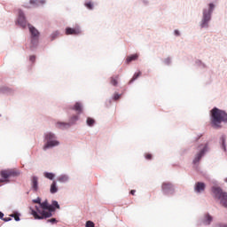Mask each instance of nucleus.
<instances>
[{
    "label": "nucleus",
    "mask_w": 227,
    "mask_h": 227,
    "mask_svg": "<svg viewBox=\"0 0 227 227\" xmlns=\"http://www.w3.org/2000/svg\"><path fill=\"white\" fill-rule=\"evenodd\" d=\"M64 33L67 36H79L82 34V28L79 24H76L74 27H66Z\"/></svg>",
    "instance_id": "11"
},
{
    "label": "nucleus",
    "mask_w": 227,
    "mask_h": 227,
    "mask_svg": "<svg viewBox=\"0 0 227 227\" xmlns=\"http://www.w3.org/2000/svg\"><path fill=\"white\" fill-rule=\"evenodd\" d=\"M211 192L213 193V198L218 200L220 204L223 205L224 208H227V192H224L221 186H212Z\"/></svg>",
    "instance_id": "5"
},
{
    "label": "nucleus",
    "mask_w": 227,
    "mask_h": 227,
    "mask_svg": "<svg viewBox=\"0 0 227 227\" xmlns=\"http://www.w3.org/2000/svg\"><path fill=\"white\" fill-rule=\"evenodd\" d=\"M29 61L32 63V65H35V63H36V55H30Z\"/></svg>",
    "instance_id": "41"
},
{
    "label": "nucleus",
    "mask_w": 227,
    "mask_h": 227,
    "mask_svg": "<svg viewBox=\"0 0 227 227\" xmlns=\"http://www.w3.org/2000/svg\"><path fill=\"white\" fill-rule=\"evenodd\" d=\"M215 11V3L210 2L207 7L202 9V19L200 22V29H208L210 22H212V15Z\"/></svg>",
    "instance_id": "2"
},
{
    "label": "nucleus",
    "mask_w": 227,
    "mask_h": 227,
    "mask_svg": "<svg viewBox=\"0 0 227 227\" xmlns=\"http://www.w3.org/2000/svg\"><path fill=\"white\" fill-rule=\"evenodd\" d=\"M51 207V203L49 200H44L41 202V206L38 210L37 217H35V221H43L45 219V215H47V212L49 211V207Z\"/></svg>",
    "instance_id": "7"
},
{
    "label": "nucleus",
    "mask_w": 227,
    "mask_h": 227,
    "mask_svg": "<svg viewBox=\"0 0 227 227\" xmlns=\"http://www.w3.org/2000/svg\"><path fill=\"white\" fill-rule=\"evenodd\" d=\"M59 192V187H58V181H53L50 185V192L51 194H57Z\"/></svg>",
    "instance_id": "27"
},
{
    "label": "nucleus",
    "mask_w": 227,
    "mask_h": 227,
    "mask_svg": "<svg viewBox=\"0 0 227 227\" xmlns=\"http://www.w3.org/2000/svg\"><path fill=\"white\" fill-rule=\"evenodd\" d=\"M85 227H95V223H93L91 220H89L86 222Z\"/></svg>",
    "instance_id": "42"
},
{
    "label": "nucleus",
    "mask_w": 227,
    "mask_h": 227,
    "mask_svg": "<svg viewBox=\"0 0 227 227\" xmlns=\"http://www.w3.org/2000/svg\"><path fill=\"white\" fill-rule=\"evenodd\" d=\"M161 194L166 196L167 198H171V196H175L176 194V190L175 188V184L170 181H165L161 183Z\"/></svg>",
    "instance_id": "6"
},
{
    "label": "nucleus",
    "mask_w": 227,
    "mask_h": 227,
    "mask_svg": "<svg viewBox=\"0 0 227 227\" xmlns=\"http://www.w3.org/2000/svg\"><path fill=\"white\" fill-rule=\"evenodd\" d=\"M205 189H207V184L205 182H196L194 184V192L197 194H201L202 192H205Z\"/></svg>",
    "instance_id": "17"
},
{
    "label": "nucleus",
    "mask_w": 227,
    "mask_h": 227,
    "mask_svg": "<svg viewBox=\"0 0 227 227\" xmlns=\"http://www.w3.org/2000/svg\"><path fill=\"white\" fill-rule=\"evenodd\" d=\"M121 98V94L118 92H114L112 96V99L114 102H118Z\"/></svg>",
    "instance_id": "37"
},
{
    "label": "nucleus",
    "mask_w": 227,
    "mask_h": 227,
    "mask_svg": "<svg viewBox=\"0 0 227 227\" xmlns=\"http://www.w3.org/2000/svg\"><path fill=\"white\" fill-rule=\"evenodd\" d=\"M0 187H3V184H0Z\"/></svg>",
    "instance_id": "52"
},
{
    "label": "nucleus",
    "mask_w": 227,
    "mask_h": 227,
    "mask_svg": "<svg viewBox=\"0 0 227 227\" xmlns=\"http://www.w3.org/2000/svg\"><path fill=\"white\" fill-rule=\"evenodd\" d=\"M43 152H47V150H51L52 148H56V146H59L60 143L58 140V137L54 134V132L47 131L43 133Z\"/></svg>",
    "instance_id": "4"
},
{
    "label": "nucleus",
    "mask_w": 227,
    "mask_h": 227,
    "mask_svg": "<svg viewBox=\"0 0 227 227\" xmlns=\"http://www.w3.org/2000/svg\"><path fill=\"white\" fill-rule=\"evenodd\" d=\"M32 203L35 206L34 207L32 206L28 207L29 214L30 215L34 216V219L36 220V217L38 215V210H40V207L42 205V197H37L36 199H33Z\"/></svg>",
    "instance_id": "8"
},
{
    "label": "nucleus",
    "mask_w": 227,
    "mask_h": 227,
    "mask_svg": "<svg viewBox=\"0 0 227 227\" xmlns=\"http://www.w3.org/2000/svg\"><path fill=\"white\" fill-rule=\"evenodd\" d=\"M21 215L22 214H20V212H19L18 210H14L12 214L9 215V217H11V219H14L16 223H19L20 221Z\"/></svg>",
    "instance_id": "28"
},
{
    "label": "nucleus",
    "mask_w": 227,
    "mask_h": 227,
    "mask_svg": "<svg viewBox=\"0 0 227 227\" xmlns=\"http://www.w3.org/2000/svg\"><path fill=\"white\" fill-rule=\"evenodd\" d=\"M129 194H131V196H135L136 195V190L129 191Z\"/></svg>",
    "instance_id": "47"
},
{
    "label": "nucleus",
    "mask_w": 227,
    "mask_h": 227,
    "mask_svg": "<svg viewBox=\"0 0 227 227\" xmlns=\"http://www.w3.org/2000/svg\"><path fill=\"white\" fill-rule=\"evenodd\" d=\"M120 75H116L114 76H111L110 77V84L112 86H114V88H116V86H118V79H119Z\"/></svg>",
    "instance_id": "34"
},
{
    "label": "nucleus",
    "mask_w": 227,
    "mask_h": 227,
    "mask_svg": "<svg viewBox=\"0 0 227 227\" xmlns=\"http://www.w3.org/2000/svg\"><path fill=\"white\" fill-rule=\"evenodd\" d=\"M16 24L22 27V29L27 27V18L26 17V12H24V10L22 9H18Z\"/></svg>",
    "instance_id": "9"
},
{
    "label": "nucleus",
    "mask_w": 227,
    "mask_h": 227,
    "mask_svg": "<svg viewBox=\"0 0 227 227\" xmlns=\"http://www.w3.org/2000/svg\"><path fill=\"white\" fill-rule=\"evenodd\" d=\"M31 191L38 192L40 191V183L38 182V176H32L30 180Z\"/></svg>",
    "instance_id": "14"
},
{
    "label": "nucleus",
    "mask_w": 227,
    "mask_h": 227,
    "mask_svg": "<svg viewBox=\"0 0 227 227\" xmlns=\"http://www.w3.org/2000/svg\"><path fill=\"white\" fill-rule=\"evenodd\" d=\"M226 114V110H223L217 106H214L209 111L211 127H213V129H221V123H224Z\"/></svg>",
    "instance_id": "1"
},
{
    "label": "nucleus",
    "mask_w": 227,
    "mask_h": 227,
    "mask_svg": "<svg viewBox=\"0 0 227 227\" xmlns=\"http://www.w3.org/2000/svg\"><path fill=\"white\" fill-rule=\"evenodd\" d=\"M113 98L111 97V98H109L108 99H106V102H105V106H106V107H111V106H112V104H113Z\"/></svg>",
    "instance_id": "39"
},
{
    "label": "nucleus",
    "mask_w": 227,
    "mask_h": 227,
    "mask_svg": "<svg viewBox=\"0 0 227 227\" xmlns=\"http://www.w3.org/2000/svg\"><path fill=\"white\" fill-rule=\"evenodd\" d=\"M203 137V133H199L196 137H193V143H198Z\"/></svg>",
    "instance_id": "40"
},
{
    "label": "nucleus",
    "mask_w": 227,
    "mask_h": 227,
    "mask_svg": "<svg viewBox=\"0 0 227 227\" xmlns=\"http://www.w3.org/2000/svg\"><path fill=\"white\" fill-rule=\"evenodd\" d=\"M70 181V176L67 174H61L57 177L56 182H59V184H67Z\"/></svg>",
    "instance_id": "23"
},
{
    "label": "nucleus",
    "mask_w": 227,
    "mask_h": 227,
    "mask_svg": "<svg viewBox=\"0 0 227 227\" xmlns=\"http://www.w3.org/2000/svg\"><path fill=\"white\" fill-rule=\"evenodd\" d=\"M79 121V115H73L69 118L67 124H69L70 127H74Z\"/></svg>",
    "instance_id": "29"
},
{
    "label": "nucleus",
    "mask_w": 227,
    "mask_h": 227,
    "mask_svg": "<svg viewBox=\"0 0 227 227\" xmlns=\"http://www.w3.org/2000/svg\"><path fill=\"white\" fill-rule=\"evenodd\" d=\"M226 135L223 134L221 135V137H219V145L221 150H223V152H224V153H226L227 152V146H226Z\"/></svg>",
    "instance_id": "20"
},
{
    "label": "nucleus",
    "mask_w": 227,
    "mask_h": 227,
    "mask_svg": "<svg viewBox=\"0 0 227 227\" xmlns=\"http://www.w3.org/2000/svg\"><path fill=\"white\" fill-rule=\"evenodd\" d=\"M44 221H46V223L47 224H51L52 226H54V224H58V223H59V221H58L57 218H54V217H50V218H47V219H44Z\"/></svg>",
    "instance_id": "35"
},
{
    "label": "nucleus",
    "mask_w": 227,
    "mask_h": 227,
    "mask_svg": "<svg viewBox=\"0 0 227 227\" xmlns=\"http://www.w3.org/2000/svg\"><path fill=\"white\" fill-rule=\"evenodd\" d=\"M142 74L143 73L141 71L136 72L133 74L132 78L129 80V84H132L135 82V81H137V79H139V77H141Z\"/></svg>",
    "instance_id": "33"
},
{
    "label": "nucleus",
    "mask_w": 227,
    "mask_h": 227,
    "mask_svg": "<svg viewBox=\"0 0 227 227\" xmlns=\"http://www.w3.org/2000/svg\"><path fill=\"white\" fill-rule=\"evenodd\" d=\"M204 156H202L201 154H200V153H197L192 160V166L194 168V169H198V168H200V162H201V160L203 159Z\"/></svg>",
    "instance_id": "19"
},
{
    "label": "nucleus",
    "mask_w": 227,
    "mask_h": 227,
    "mask_svg": "<svg viewBox=\"0 0 227 227\" xmlns=\"http://www.w3.org/2000/svg\"><path fill=\"white\" fill-rule=\"evenodd\" d=\"M218 227H227V223H219Z\"/></svg>",
    "instance_id": "48"
},
{
    "label": "nucleus",
    "mask_w": 227,
    "mask_h": 227,
    "mask_svg": "<svg viewBox=\"0 0 227 227\" xmlns=\"http://www.w3.org/2000/svg\"><path fill=\"white\" fill-rule=\"evenodd\" d=\"M164 65H167V67H169L171 65L172 61L171 59L168 57L163 60Z\"/></svg>",
    "instance_id": "43"
},
{
    "label": "nucleus",
    "mask_w": 227,
    "mask_h": 227,
    "mask_svg": "<svg viewBox=\"0 0 227 227\" xmlns=\"http://www.w3.org/2000/svg\"><path fill=\"white\" fill-rule=\"evenodd\" d=\"M59 35H61V32L59 30H55L50 35V42H54V40H57V38H59Z\"/></svg>",
    "instance_id": "32"
},
{
    "label": "nucleus",
    "mask_w": 227,
    "mask_h": 227,
    "mask_svg": "<svg viewBox=\"0 0 227 227\" xmlns=\"http://www.w3.org/2000/svg\"><path fill=\"white\" fill-rule=\"evenodd\" d=\"M0 95H5L6 97H13V95H15V89L8 87L6 85H1Z\"/></svg>",
    "instance_id": "13"
},
{
    "label": "nucleus",
    "mask_w": 227,
    "mask_h": 227,
    "mask_svg": "<svg viewBox=\"0 0 227 227\" xmlns=\"http://www.w3.org/2000/svg\"><path fill=\"white\" fill-rule=\"evenodd\" d=\"M143 4H145V6H148V4H150V2H148V0H142Z\"/></svg>",
    "instance_id": "46"
},
{
    "label": "nucleus",
    "mask_w": 227,
    "mask_h": 227,
    "mask_svg": "<svg viewBox=\"0 0 227 227\" xmlns=\"http://www.w3.org/2000/svg\"><path fill=\"white\" fill-rule=\"evenodd\" d=\"M3 115L0 114V118L2 117Z\"/></svg>",
    "instance_id": "51"
},
{
    "label": "nucleus",
    "mask_w": 227,
    "mask_h": 227,
    "mask_svg": "<svg viewBox=\"0 0 227 227\" xmlns=\"http://www.w3.org/2000/svg\"><path fill=\"white\" fill-rule=\"evenodd\" d=\"M83 6L86 8V10H89V12H93V10H95V3L91 0H86Z\"/></svg>",
    "instance_id": "25"
},
{
    "label": "nucleus",
    "mask_w": 227,
    "mask_h": 227,
    "mask_svg": "<svg viewBox=\"0 0 227 227\" xmlns=\"http://www.w3.org/2000/svg\"><path fill=\"white\" fill-rule=\"evenodd\" d=\"M0 184H10V172L7 169H2L0 171Z\"/></svg>",
    "instance_id": "15"
},
{
    "label": "nucleus",
    "mask_w": 227,
    "mask_h": 227,
    "mask_svg": "<svg viewBox=\"0 0 227 227\" xmlns=\"http://www.w3.org/2000/svg\"><path fill=\"white\" fill-rule=\"evenodd\" d=\"M69 109H72V111H75L77 114H82L84 111V106H82V103L81 101H76L73 106H69Z\"/></svg>",
    "instance_id": "18"
},
{
    "label": "nucleus",
    "mask_w": 227,
    "mask_h": 227,
    "mask_svg": "<svg viewBox=\"0 0 227 227\" xmlns=\"http://www.w3.org/2000/svg\"><path fill=\"white\" fill-rule=\"evenodd\" d=\"M198 148H200L198 153L202 157H205L208 152H210V143L206 142L204 145L200 144Z\"/></svg>",
    "instance_id": "16"
},
{
    "label": "nucleus",
    "mask_w": 227,
    "mask_h": 227,
    "mask_svg": "<svg viewBox=\"0 0 227 227\" xmlns=\"http://www.w3.org/2000/svg\"><path fill=\"white\" fill-rule=\"evenodd\" d=\"M29 4L33 6V8H38L42 6V4H45L47 2L45 0H29Z\"/></svg>",
    "instance_id": "24"
},
{
    "label": "nucleus",
    "mask_w": 227,
    "mask_h": 227,
    "mask_svg": "<svg viewBox=\"0 0 227 227\" xmlns=\"http://www.w3.org/2000/svg\"><path fill=\"white\" fill-rule=\"evenodd\" d=\"M137 59H139V53H133L126 58L125 63L126 65H130L132 61H137Z\"/></svg>",
    "instance_id": "22"
},
{
    "label": "nucleus",
    "mask_w": 227,
    "mask_h": 227,
    "mask_svg": "<svg viewBox=\"0 0 227 227\" xmlns=\"http://www.w3.org/2000/svg\"><path fill=\"white\" fill-rule=\"evenodd\" d=\"M55 127L56 129H59V130H68V129H70L68 122H65L61 121H58L55 123Z\"/></svg>",
    "instance_id": "21"
},
{
    "label": "nucleus",
    "mask_w": 227,
    "mask_h": 227,
    "mask_svg": "<svg viewBox=\"0 0 227 227\" xmlns=\"http://www.w3.org/2000/svg\"><path fill=\"white\" fill-rule=\"evenodd\" d=\"M25 8H31L29 5H25Z\"/></svg>",
    "instance_id": "49"
},
{
    "label": "nucleus",
    "mask_w": 227,
    "mask_h": 227,
    "mask_svg": "<svg viewBox=\"0 0 227 227\" xmlns=\"http://www.w3.org/2000/svg\"><path fill=\"white\" fill-rule=\"evenodd\" d=\"M86 125L92 129L95 125H97V121L93 117H87L86 119Z\"/></svg>",
    "instance_id": "30"
},
{
    "label": "nucleus",
    "mask_w": 227,
    "mask_h": 227,
    "mask_svg": "<svg viewBox=\"0 0 227 227\" xmlns=\"http://www.w3.org/2000/svg\"><path fill=\"white\" fill-rule=\"evenodd\" d=\"M212 223H214V216L208 212L205 213L200 220V224H203V226H210Z\"/></svg>",
    "instance_id": "12"
},
{
    "label": "nucleus",
    "mask_w": 227,
    "mask_h": 227,
    "mask_svg": "<svg viewBox=\"0 0 227 227\" xmlns=\"http://www.w3.org/2000/svg\"><path fill=\"white\" fill-rule=\"evenodd\" d=\"M0 220L4 221V223H10V221H12V217H4V213L0 211Z\"/></svg>",
    "instance_id": "36"
},
{
    "label": "nucleus",
    "mask_w": 227,
    "mask_h": 227,
    "mask_svg": "<svg viewBox=\"0 0 227 227\" xmlns=\"http://www.w3.org/2000/svg\"><path fill=\"white\" fill-rule=\"evenodd\" d=\"M195 63H196V65H197L198 67H202V68H205V67H207V66H206L201 60H200V59L196 60Z\"/></svg>",
    "instance_id": "44"
},
{
    "label": "nucleus",
    "mask_w": 227,
    "mask_h": 227,
    "mask_svg": "<svg viewBox=\"0 0 227 227\" xmlns=\"http://www.w3.org/2000/svg\"><path fill=\"white\" fill-rule=\"evenodd\" d=\"M43 176L44 178H47V180H51V182H56V173L54 172L44 171Z\"/></svg>",
    "instance_id": "26"
},
{
    "label": "nucleus",
    "mask_w": 227,
    "mask_h": 227,
    "mask_svg": "<svg viewBox=\"0 0 227 227\" xmlns=\"http://www.w3.org/2000/svg\"><path fill=\"white\" fill-rule=\"evenodd\" d=\"M224 182H225V184H227V177L224 178Z\"/></svg>",
    "instance_id": "50"
},
{
    "label": "nucleus",
    "mask_w": 227,
    "mask_h": 227,
    "mask_svg": "<svg viewBox=\"0 0 227 227\" xmlns=\"http://www.w3.org/2000/svg\"><path fill=\"white\" fill-rule=\"evenodd\" d=\"M27 28L30 36V51L35 52V51L38 49V45H40V36H42V33L31 23H27Z\"/></svg>",
    "instance_id": "3"
},
{
    "label": "nucleus",
    "mask_w": 227,
    "mask_h": 227,
    "mask_svg": "<svg viewBox=\"0 0 227 227\" xmlns=\"http://www.w3.org/2000/svg\"><path fill=\"white\" fill-rule=\"evenodd\" d=\"M8 171L10 178H17V176H20V170L8 168Z\"/></svg>",
    "instance_id": "31"
},
{
    "label": "nucleus",
    "mask_w": 227,
    "mask_h": 227,
    "mask_svg": "<svg viewBox=\"0 0 227 227\" xmlns=\"http://www.w3.org/2000/svg\"><path fill=\"white\" fill-rule=\"evenodd\" d=\"M180 35H181L180 30H178V29L174 30V35L175 36H180Z\"/></svg>",
    "instance_id": "45"
},
{
    "label": "nucleus",
    "mask_w": 227,
    "mask_h": 227,
    "mask_svg": "<svg viewBox=\"0 0 227 227\" xmlns=\"http://www.w3.org/2000/svg\"><path fill=\"white\" fill-rule=\"evenodd\" d=\"M56 210H61V206L59 205V202L56 200H52L50 207L48 208V211L46 213V215L44 216V219H50V217H53L56 214Z\"/></svg>",
    "instance_id": "10"
},
{
    "label": "nucleus",
    "mask_w": 227,
    "mask_h": 227,
    "mask_svg": "<svg viewBox=\"0 0 227 227\" xmlns=\"http://www.w3.org/2000/svg\"><path fill=\"white\" fill-rule=\"evenodd\" d=\"M144 157L145 160H152L153 159V154L152 153H145Z\"/></svg>",
    "instance_id": "38"
}]
</instances>
